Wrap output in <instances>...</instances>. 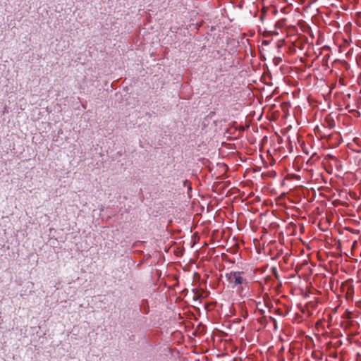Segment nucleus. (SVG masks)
Masks as SVG:
<instances>
[{
    "mask_svg": "<svg viewBox=\"0 0 361 361\" xmlns=\"http://www.w3.org/2000/svg\"><path fill=\"white\" fill-rule=\"evenodd\" d=\"M243 272L231 271L226 274V277L230 283L238 286L246 283V279L243 277Z\"/></svg>",
    "mask_w": 361,
    "mask_h": 361,
    "instance_id": "f257e3e1",
    "label": "nucleus"
}]
</instances>
